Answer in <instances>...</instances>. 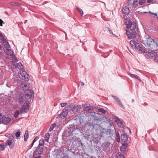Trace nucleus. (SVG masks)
I'll return each instance as SVG.
<instances>
[{"label":"nucleus","mask_w":158,"mask_h":158,"mask_svg":"<svg viewBox=\"0 0 158 158\" xmlns=\"http://www.w3.org/2000/svg\"><path fill=\"white\" fill-rule=\"evenodd\" d=\"M127 135L125 134H122L121 136V139L122 141L125 142L127 140Z\"/></svg>","instance_id":"obj_20"},{"label":"nucleus","mask_w":158,"mask_h":158,"mask_svg":"<svg viewBox=\"0 0 158 158\" xmlns=\"http://www.w3.org/2000/svg\"><path fill=\"white\" fill-rule=\"evenodd\" d=\"M100 135L101 137L106 136L107 138L111 137L114 134L113 130L110 129H106L102 127L100 128Z\"/></svg>","instance_id":"obj_3"},{"label":"nucleus","mask_w":158,"mask_h":158,"mask_svg":"<svg viewBox=\"0 0 158 158\" xmlns=\"http://www.w3.org/2000/svg\"><path fill=\"white\" fill-rule=\"evenodd\" d=\"M24 140L25 141H27L29 137L28 131L27 130L25 131V133L24 136Z\"/></svg>","instance_id":"obj_25"},{"label":"nucleus","mask_w":158,"mask_h":158,"mask_svg":"<svg viewBox=\"0 0 158 158\" xmlns=\"http://www.w3.org/2000/svg\"><path fill=\"white\" fill-rule=\"evenodd\" d=\"M110 126H112V124H111V123H110Z\"/></svg>","instance_id":"obj_60"},{"label":"nucleus","mask_w":158,"mask_h":158,"mask_svg":"<svg viewBox=\"0 0 158 158\" xmlns=\"http://www.w3.org/2000/svg\"><path fill=\"white\" fill-rule=\"evenodd\" d=\"M44 152V148L43 147L39 146L36 148V150L34 152L33 155L34 156L42 154Z\"/></svg>","instance_id":"obj_9"},{"label":"nucleus","mask_w":158,"mask_h":158,"mask_svg":"<svg viewBox=\"0 0 158 158\" xmlns=\"http://www.w3.org/2000/svg\"><path fill=\"white\" fill-rule=\"evenodd\" d=\"M67 105V103H60L61 106L62 107H64Z\"/></svg>","instance_id":"obj_45"},{"label":"nucleus","mask_w":158,"mask_h":158,"mask_svg":"<svg viewBox=\"0 0 158 158\" xmlns=\"http://www.w3.org/2000/svg\"><path fill=\"white\" fill-rule=\"evenodd\" d=\"M129 75L131 77L133 78L137 79L139 80H140L139 77L138 75L133 74L131 73H130Z\"/></svg>","instance_id":"obj_30"},{"label":"nucleus","mask_w":158,"mask_h":158,"mask_svg":"<svg viewBox=\"0 0 158 158\" xmlns=\"http://www.w3.org/2000/svg\"><path fill=\"white\" fill-rule=\"evenodd\" d=\"M16 99L18 102L22 103L24 100V95L21 92H19L16 94Z\"/></svg>","instance_id":"obj_6"},{"label":"nucleus","mask_w":158,"mask_h":158,"mask_svg":"<svg viewBox=\"0 0 158 158\" xmlns=\"http://www.w3.org/2000/svg\"><path fill=\"white\" fill-rule=\"evenodd\" d=\"M129 0V4H130L131 3V2H130L131 1V0Z\"/></svg>","instance_id":"obj_58"},{"label":"nucleus","mask_w":158,"mask_h":158,"mask_svg":"<svg viewBox=\"0 0 158 158\" xmlns=\"http://www.w3.org/2000/svg\"><path fill=\"white\" fill-rule=\"evenodd\" d=\"M146 0H139V4L140 5L144 4L146 2Z\"/></svg>","instance_id":"obj_35"},{"label":"nucleus","mask_w":158,"mask_h":158,"mask_svg":"<svg viewBox=\"0 0 158 158\" xmlns=\"http://www.w3.org/2000/svg\"><path fill=\"white\" fill-rule=\"evenodd\" d=\"M19 114V111L17 110L14 113V116L15 118L17 117Z\"/></svg>","instance_id":"obj_38"},{"label":"nucleus","mask_w":158,"mask_h":158,"mask_svg":"<svg viewBox=\"0 0 158 158\" xmlns=\"http://www.w3.org/2000/svg\"><path fill=\"white\" fill-rule=\"evenodd\" d=\"M2 48V47L1 44H0V49H1Z\"/></svg>","instance_id":"obj_55"},{"label":"nucleus","mask_w":158,"mask_h":158,"mask_svg":"<svg viewBox=\"0 0 158 158\" xmlns=\"http://www.w3.org/2000/svg\"><path fill=\"white\" fill-rule=\"evenodd\" d=\"M3 115L0 114V124L2 123V118Z\"/></svg>","instance_id":"obj_47"},{"label":"nucleus","mask_w":158,"mask_h":158,"mask_svg":"<svg viewBox=\"0 0 158 158\" xmlns=\"http://www.w3.org/2000/svg\"><path fill=\"white\" fill-rule=\"evenodd\" d=\"M50 137V134L48 133H46L44 136L45 140L46 141L48 142L49 140Z\"/></svg>","instance_id":"obj_27"},{"label":"nucleus","mask_w":158,"mask_h":158,"mask_svg":"<svg viewBox=\"0 0 158 158\" xmlns=\"http://www.w3.org/2000/svg\"><path fill=\"white\" fill-rule=\"evenodd\" d=\"M116 157L117 158H125L124 155L120 152L117 154Z\"/></svg>","instance_id":"obj_31"},{"label":"nucleus","mask_w":158,"mask_h":158,"mask_svg":"<svg viewBox=\"0 0 158 158\" xmlns=\"http://www.w3.org/2000/svg\"><path fill=\"white\" fill-rule=\"evenodd\" d=\"M29 102L28 101L26 102V103L24 104L22 108L20 109V112L21 114L24 112H26L29 110Z\"/></svg>","instance_id":"obj_10"},{"label":"nucleus","mask_w":158,"mask_h":158,"mask_svg":"<svg viewBox=\"0 0 158 158\" xmlns=\"http://www.w3.org/2000/svg\"><path fill=\"white\" fill-rule=\"evenodd\" d=\"M146 13V12H142L141 13L142 14H144V13Z\"/></svg>","instance_id":"obj_56"},{"label":"nucleus","mask_w":158,"mask_h":158,"mask_svg":"<svg viewBox=\"0 0 158 158\" xmlns=\"http://www.w3.org/2000/svg\"><path fill=\"white\" fill-rule=\"evenodd\" d=\"M2 42V44L3 45L5 46V48H7L10 47V45L9 44V43L8 42L6 41V40H5Z\"/></svg>","instance_id":"obj_24"},{"label":"nucleus","mask_w":158,"mask_h":158,"mask_svg":"<svg viewBox=\"0 0 158 158\" xmlns=\"http://www.w3.org/2000/svg\"><path fill=\"white\" fill-rule=\"evenodd\" d=\"M116 123L118 124V125L120 127H123L124 125L122 122L118 118H117L116 119Z\"/></svg>","instance_id":"obj_23"},{"label":"nucleus","mask_w":158,"mask_h":158,"mask_svg":"<svg viewBox=\"0 0 158 158\" xmlns=\"http://www.w3.org/2000/svg\"><path fill=\"white\" fill-rule=\"evenodd\" d=\"M0 23L1 26H2V24H4L5 23L1 19H0Z\"/></svg>","instance_id":"obj_46"},{"label":"nucleus","mask_w":158,"mask_h":158,"mask_svg":"<svg viewBox=\"0 0 158 158\" xmlns=\"http://www.w3.org/2000/svg\"><path fill=\"white\" fill-rule=\"evenodd\" d=\"M11 120L10 118L9 117H4L3 116L1 123L4 124H8L11 122Z\"/></svg>","instance_id":"obj_17"},{"label":"nucleus","mask_w":158,"mask_h":158,"mask_svg":"<svg viewBox=\"0 0 158 158\" xmlns=\"http://www.w3.org/2000/svg\"><path fill=\"white\" fill-rule=\"evenodd\" d=\"M112 97L114 98V100L122 108H124L122 103L120 101L118 97L113 95L112 96Z\"/></svg>","instance_id":"obj_18"},{"label":"nucleus","mask_w":158,"mask_h":158,"mask_svg":"<svg viewBox=\"0 0 158 158\" xmlns=\"http://www.w3.org/2000/svg\"><path fill=\"white\" fill-rule=\"evenodd\" d=\"M110 143H107L106 144V145L107 146H109L110 145Z\"/></svg>","instance_id":"obj_54"},{"label":"nucleus","mask_w":158,"mask_h":158,"mask_svg":"<svg viewBox=\"0 0 158 158\" xmlns=\"http://www.w3.org/2000/svg\"><path fill=\"white\" fill-rule=\"evenodd\" d=\"M39 138L38 136L36 137L35 138V139H34L33 142L31 144V148L32 147V146H33V145L34 144V143Z\"/></svg>","instance_id":"obj_43"},{"label":"nucleus","mask_w":158,"mask_h":158,"mask_svg":"<svg viewBox=\"0 0 158 158\" xmlns=\"http://www.w3.org/2000/svg\"><path fill=\"white\" fill-rule=\"evenodd\" d=\"M127 48L128 49H129L128 48V47H127Z\"/></svg>","instance_id":"obj_61"},{"label":"nucleus","mask_w":158,"mask_h":158,"mask_svg":"<svg viewBox=\"0 0 158 158\" xmlns=\"http://www.w3.org/2000/svg\"><path fill=\"white\" fill-rule=\"evenodd\" d=\"M19 76L21 79L24 80L26 81H27L29 80V75L25 71H23L20 73L19 75Z\"/></svg>","instance_id":"obj_8"},{"label":"nucleus","mask_w":158,"mask_h":158,"mask_svg":"<svg viewBox=\"0 0 158 158\" xmlns=\"http://www.w3.org/2000/svg\"><path fill=\"white\" fill-rule=\"evenodd\" d=\"M94 109L93 107L90 106H85L83 110L84 111H89V110H93Z\"/></svg>","instance_id":"obj_21"},{"label":"nucleus","mask_w":158,"mask_h":158,"mask_svg":"<svg viewBox=\"0 0 158 158\" xmlns=\"http://www.w3.org/2000/svg\"><path fill=\"white\" fill-rule=\"evenodd\" d=\"M145 53H146L145 55V57L148 59L153 58L155 56V55L156 54V52L153 51L147 52L146 51Z\"/></svg>","instance_id":"obj_14"},{"label":"nucleus","mask_w":158,"mask_h":158,"mask_svg":"<svg viewBox=\"0 0 158 158\" xmlns=\"http://www.w3.org/2000/svg\"><path fill=\"white\" fill-rule=\"evenodd\" d=\"M81 86L83 85H84V83L82 82H81Z\"/></svg>","instance_id":"obj_53"},{"label":"nucleus","mask_w":158,"mask_h":158,"mask_svg":"<svg viewBox=\"0 0 158 158\" xmlns=\"http://www.w3.org/2000/svg\"><path fill=\"white\" fill-rule=\"evenodd\" d=\"M136 27V23L134 22H130L127 25V30H130V31L135 30Z\"/></svg>","instance_id":"obj_7"},{"label":"nucleus","mask_w":158,"mask_h":158,"mask_svg":"<svg viewBox=\"0 0 158 158\" xmlns=\"http://www.w3.org/2000/svg\"><path fill=\"white\" fill-rule=\"evenodd\" d=\"M21 135L20 132L19 131H17L15 134V136L17 138V139H18Z\"/></svg>","instance_id":"obj_41"},{"label":"nucleus","mask_w":158,"mask_h":158,"mask_svg":"<svg viewBox=\"0 0 158 158\" xmlns=\"http://www.w3.org/2000/svg\"><path fill=\"white\" fill-rule=\"evenodd\" d=\"M11 135H12L11 134H9L6 133V136L8 137H10H10H11L10 136H11Z\"/></svg>","instance_id":"obj_50"},{"label":"nucleus","mask_w":158,"mask_h":158,"mask_svg":"<svg viewBox=\"0 0 158 158\" xmlns=\"http://www.w3.org/2000/svg\"><path fill=\"white\" fill-rule=\"evenodd\" d=\"M10 137V139L9 140H7L6 142V143L9 146L12 143V140L14 138V137L13 135H11Z\"/></svg>","instance_id":"obj_22"},{"label":"nucleus","mask_w":158,"mask_h":158,"mask_svg":"<svg viewBox=\"0 0 158 158\" xmlns=\"http://www.w3.org/2000/svg\"><path fill=\"white\" fill-rule=\"evenodd\" d=\"M141 42L148 49H152L155 48L156 43L155 41L150 38L148 35L145 36L142 40Z\"/></svg>","instance_id":"obj_2"},{"label":"nucleus","mask_w":158,"mask_h":158,"mask_svg":"<svg viewBox=\"0 0 158 158\" xmlns=\"http://www.w3.org/2000/svg\"><path fill=\"white\" fill-rule=\"evenodd\" d=\"M77 10L81 14V16H82L83 15V12L82 10L80 8H78L77 7Z\"/></svg>","instance_id":"obj_36"},{"label":"nucleus","mask_w":158,"mask_h":158,"mask_svg":"<svg viewBox=\"0 0 158 158\" xmlns=\"http://www.w3.org/2000/svg\"><path fill=\"white\" fill-rule=\"evenodd\" d=\"M108 30L109 31V32H110V34H112V33H112V32H111V31H110V29L109 28H108Z\"/></svg>","instance_id":"obj_52"},{"label":"nucleus","mask_w":158,"mask_h":158,"mask_svg":"<svg viewBox=\"0 0 158 158\" xmlns=\"http://www.w3.org/2000/svg\"><path fill=\"white\" fill-rule=\"evenodd\" d=\"M130 44L133 48L136 49L142 53L146 52L144 48L140 46V43H138V40H131L130 41Z\"/></svg>","instance_id":"obj_4"},{"label":"nucleus","mask_w":158,"mask_h":158,"mask_svg":"<svg viewBox=\"0 0 158 158\" xmlns=\"http://www.w3.org/2000/svg\"><path fill=\"white\" fill-rule=\"evenodd\" d=\"M129 131H130V133H131V130H130V129H129Z\"/></svg>","instance_id":"obj_59"},{"label":"nucleus","mask_w":158,"mask_h":158,"mask_svg":"<svg viewBox=\"0 0 158 158\" xmlns=\"http://www.w3.org/2000/svg\"><path fill=\"white\" fill-rule=\"evenodd\" d=\"M123 13L126 15H128L130 13V10L128 6V4H125L123 5L122 9Z\"/></svg>","instance_id":"obj_12"},{"label":"nucleus","mask_w":158,"mask_h":158,"mask_svg":"<svg viewBox=\"0 0 158 158\" xmlns=\"http://www.w3.org/2000/svg\"><path fill=\"white\" fill-rule=\"evenodd\" d=\"M44 140L42 139L39 140V144L38 145L39 146L42 147L44 144Z\"/></svg>","instance_id":"obj_28"},{"label":"nucleus","mask_w":158,"mask_h":158,"mask_svg":"<svg viewBox=\"0 0 158 158\" xmlns=\"http://www.w3.org/2000/svg\"><path fill=\"white\" fill-rule=\"evenodd\" d=\"M17 85L25 91V98L26 99H31L34 97V92L30 90L29 86L27 83L19 81L17 82Z\"/></svg>","instance_id":"obj_1"},{"label":"nucleus","mask_w":158,"mask_h":158,"mask_svg":"<svg viewBox=\"0 0 158 158\" xmlns=\"http://www.w3.org/2000/svg\"><path fill=\"white\" fill-rule=\"evenodd\" d=\"M150 13H151L152 14L154 15H155L156 16H157V14L156 13H153L151 12H150Z\"/></svg>","instance_id":"obj_51"},{"label":"nucleus","mask_w":158,"mask_h":158,"mask_svg":"<svg viewBox=\"0 0 158 158\" xmlns=\"http://www.w3.org/2000/svg\"><path fill=\"white\" fill-rule=\"evenodd\" d=\"M68 114V110L66 109H64L61 113L59 115V117L61 119L65 118L67 116Z\"/></svg>","instance_id":"obj_15"},{"label":"nucleus","mask_w":158,"mask_h":158,"mask_svg":"<svg viewBox=\"0 0 158 158\" xmlns=\"http://www.w3.org/2000/svg\"><path fill=\"white\" fill-rule=\"evenodd\" d=\"M132 102H134V99H132Z\"/></svg>","instance_id":"obj_57"},{"label":"nucleus","mask_w":158,"mask_h":158,"mask_svg":"<svg viewBox=\"0 0 158 158\" xmlns=\"http://www.w3.org/2000/svg\"><path fill=\"white\" fill-rule=\"evenodd\" d=\"M155 42L156 43V45H155V48L156 47H158V39L156 40L155 41Z\"/></svg>","instance_id":"obj_49"},{"label":"nucleus","mask_w":158,"mask_h":158,"mask_svg":"<svg viewBox=\"0 0 158 158\" xmlns=\"http://www.w3.org/2000/svg\"><path fill=\"white\" fill-rule=\"evenodd\" d=\"M0 40L2 41V42H3L6 40L4 36L2 34L0 36Z\"/></svg>","instance_id":"obj_44"},{"label":"nucleus","mask_w":158,"mask_h":158,"mask_svg":"<svg viewBox=\"0 0 158 158\" xmlns=\"http://www.w3.org/2000/svg\"><path fill=\"white\" fill-rule=\"evenodd\" d=\"M69 107L71 108V109L70 110H72L75 114H76L78 111H80L81 109L80 106H76L72 104L70 105Z\"/></svg>","instance_id":"obj_11"},{"label":"nucleus","mask_w":158,"mask_h":158,"mask_svg":"<svg viewBox=\"0 0 158 158\" xmlns=\"http://www.w3.org/2000/svg\"><path fill=\"white\" fill-rule=\"evenodd\" d=\"M97 114L93 112H90V115L92 117H94V118H96L97 117H96V115Z\"/></svg>","instance_id":"obj_39"},{"label":"nucleus","mask_w":158,"mask_h":158,"mask_svg":"<svg viewBox=\"0 0 158 158\" xmlns=\"http://www.w3.org/2000/svg\"><path fill=\"white\" fill-rule=\"evenodd\" d=\"M153 58L156 62H158V54L156 52V54L155 55V56Z\"/></svg>","instance_id":"obj_33"},{"label":"nucleus","mask_w":158,"mask_h":158,"mask_svg":"<svg viewBox=\"0 0 158 158\" xmlns=\"http://www.w3.org/2000/svg\"><path fill=\"white\" fill-rule=\"evenodd\" d=\"M5 149L4 144V143L0 144V151H2Z\"/></svg>","instance_id":"obj_34"},{"label":"nucleus","mask_w":158,"mask_h":158,"mask_svg":"<svg viewBox=\"0 0 158 158\" xmlns=\"http://www.w3.org/2000/svg\"><path fill=\"white\" fill-rule=\"evenodd\" d=\"M117 141L118 142H119L120 141V137L119 134L118 132L116 133Z\"/></svg>","instance_id":"obj_37"},{"label":"nucleus","mask_w":158,"mask_h":158,"mask_svg":"<svg viewBox=\"0 0 158 158\" xmlns=\"http://www.w3.org/2000/svg\"><path fill=\"white\" fill-rule=\"evenodd\" d=\"M17 60L16 58L13 59V60L12 61V64L14 66H15L16 68H19L21 69L23 68V66L21 62H19L17 63L16 62V60Z\"/></svg>","instance_id":"obj_13"},{"label":"nucleus","mask_w":158,"mask_h":158,"mask_svg":"<svg viewBox=\"0 0 158 158\" xmlns=\"http://www.w3.org/2000/svg\"><path fill=\"white\" fill-rule=\"evenodd\" d=\"M98 111L103 114H105L106 113V110L103 108L98 109Z\"/></svg>","instance_id":"obj_32"},{"label":"nucleus","mask_w":158,"mask_h":158,"mask_svg":"<svg viewBox=\"0 0 158 158\" xmlns=\"http://www.w3.org/2000/svg\"><path fill=\"white\" fill-rule=\"evenodd\" d=\"M98 120H99V118H94V120L92 122H88L87 124L90 126L94 127L95 126H98L97 123V121Z\"/></svg>","instance_id":"obj_16"},{"label":"nucleus","mask_w":158,"mask_h":158,"mask_svg":"<svg viewBox=\"0 0 158 158\" xmlns=\"http://www.w3.org/2000/svg\"><path fill=\"white\" fill-rule=\"evenodd\" d=\"M55 126L56 125L55 124L52 125L49 128V131L51 132Z\"/></svg>","instance_id":"obj_40"},{"label":"nucleus","mask_w":158,"mask_h":158,"mask_svg":"<svg viewBox=\"0 0 158 158\" xmlns=\"http://www.w3.org/2000/svg\"><path fill=\"white\" fill-rule=\"evenodd\" d=\"M155 0H148V3H150L151 2H152L153 3H154L155 2Z\"/></svg>","instance_id":"obj_48"},{"label":"nucleus","mask_w":158,"mask_h":158,"mask_svg":"<svg viewBox=\"0 0 158 158\" xmlns=\"http://www.w3.org/2000/svg\"><path fill=\"white\" fill-rule=\"evenodd\" d=\"M10 4L11 6H19V5L17 3H15L14 2H10Z\"/></svg>","instance_id":"obj_42"},{"label":"nucleus","mask_w":158,"mask_h":158,"mask_svg":"<svg viewBox=\"0 0 158 158\" xmlns=\"http://www.w3.org/2000/svg\"><path fill=\"white\" fill-rule=\"evenodd\" d=\"M4 51L8 55H10L11 56H13V52L10 49H9L8 48H4Z\"/></svg>","instance_id":"obj_19"},{"label":"nucleus","mask_w":158,"mask_h":158,"mask_svg":"<svg viewBox=\"0 0 158 158\" xmlns=\"http://www.w3.org/2000/svg\"><path fill=\"white\" fill-rule=\"evenodd\" d=\"M131 1H133V5L134 7H136L139 3V1H138V0H131Z\"/></svg>","instance_id":"obj_29"},{"label":"nucleus","mask_w":158,"mask_h":158,"mask_svg":"<svg viewBox=\"0 0 158 158\" xmlns=\"http://www.w3.org/2000/svg\"><path fill=\"white\" fill-rule=\"evenodd\" d=\"M127 144H125L122 145V146L121 148V151L122 152H124L126 151V150L127 148Z\"/></svg>","instance_id":"obj_26"},{"label":"nucleus","mask_w":158,"mask_h":158,"mask_svg":"<svg viewBox=\"0 0 158 158\" xmlns=\"http://www.w3.org/2000/svg\"><path fill=\"white\" fill-rule=\"evenodd\" d=\"M126 34L130 39L132 38L134 39L133 40H137L136 39L137 33L135 30L130 31L129 30H127Z\"/></svg>","instance_id":"obj_5"}]
</instances>
